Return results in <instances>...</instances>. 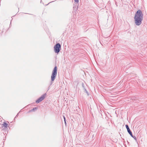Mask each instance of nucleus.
<instances>
[{"label":"nucleus","mask_w":147,"mask_h":147,"mask_svg":"<svg viewBox=\"0 0 147 147\" xmlns=\"http://www.w3.org/2000/svg\"><path fill=\"white\" fill-rule=\"evenodd\" d=\"M143 15L142 11L139 10L136 13L134 17V21L135 24L137 26H139L141 24L143 19Z\"/></svg>","instance_id":"1"},{"label":"nucleus","mask_w":147,"mask_h":147,"mask_svg":"<svg viewBox=\"0 0 147 147\" xmlns=\"http://www.w3.org/2000/svg\"><path fill=\"white\" fill-rule=\"evenodd\" d=\"M57 74V67L55 66L53 71L52 75L51 76V80L53 81L55 79Z\"/></svg>","instance_id":"2"},{"label":"nucleus","mask_w":147,"mask_h":147,"mask_svg":"<svg viewBox=\"0 0 147 147\" xmlns=\"http://www.w3.org/2000/svg\"><path fill=\"white\" fill-rule=\"evenodd\" d=\"M61 48V46L59 43H58L56 44L54 47V50L55 52L58 53L60 51Z\"/></svg>","instance_id":"3"},{"label":"nucleus","mask_w":147,"mask_h":147,"mask_svg":"<svg viewBox=\"0 0 147 147\" xmlns=\"http://www.w3.org/2000/svg\"><path fill=\"white\" fill-rule=\"evenodd\" d=\"M46 95L47 94L46 93H45L44 94L42 95L40 97L36 100V102L37 103H39L44 99Z\"/></svg>","instance_id":"4"},{"label":"nucleus","mask_w":147,"mask_h":147,"mask_svg":"<svg viewBox=\"0 0 147 147\" xmlns=\"http://www.w3.org/2000/svg\"><path fill=\"white\" fill-rule=\"evenodd\" d=\"M8 125V124L6 122H4L3 124L1 125V127L2 128H3L4 127V128H3L4 129L5 128H7Z\"/></svg>","instance_id":"5"},{"label":"nucleus","mask_w":147,"mask_h":147,"mask_svg":"<svg viewBox=\"0 0 147 147\" xmlns=\"http://www.w3.org/2000/svg\"><path fill=\"white\" fill-rule=\"evenodd\" d=\"M125 127L127 130V131L128 133H129V134H131V133L132 132L130 130L128 125H125Z\"/></svg>","instance_id":"6"},{"label":"nucleus","mask_w":147,"mask_h":147,"mask_svg":"<svg viewBox=\"0 0 147 147\" xmlns=\"http://www.w3.org/2000/svg\"><path fill=\"white\" fill-rule=\"evenodd\" d=\"M37 107H35L34 108L32 109H31V110H30V111H29V112H32V111H35L37 110Z\"/></svg>","instance_id":"7"},{"label":"nucleus","mask_w":147,"mask_h":147,"mask_svg":"<svg viewBox=\"0 0 147 147\" xmlns=\"http://www.w3.org/2000/svg\"><path fill=\"white\" fill-rule=\"evenodd\" d=\"M82 86L83 88L84 89L85 91L87 93H88V92L84 86V85L83 83H82Z\"/></svg>","instance_id":"8"},{"label":"nucleus","mask_w":147,"mask_h":147,"mask_svg":"<svg viewBox=\"0 0 147 147\" xmlns=\"http://www.w3.org/2000/svg\"><path fill=\"white\" fill-rule=\"evenodd\" d=\"M131 136L133 138H134L135 139V140H137V139L136 138V137L135 136H133L132 135V133H131V134H130Z\"/></svg>","instance_id":"9"},{"label":"nucleus","mask_w":147,"mask_h":147,"mask_svg":"<svg viewBox=\"0 0 147 147\" xmlns=\"http://www.w3.org/2000/svg\"><path fill=\"white\" fill-rule=\"evenodd\" d=\"M75 1L76 3H78L79 2V0H74Z\"/></svg>","instance_id":"10"},{"label":"nucleus","mask_w":147,"mask_h":147,"mask_svg":"<svg viewBox=\"0 0 147 147\" xmlns=\"http://www.w3.org/2000/svg\"><path fill=\"white\" fill-rule=\"evenodd\" d=\"M63 117H64V121H65V123L66 124V121H65V117L64 116H63Z\"/></svg>","instance_id":"11"},{"label":"nucleus","mask_w":147,"mask_h":147,"mask_svg":"<svg viewBox=\"0 0 147 147\" xmlns=\"http://www.w3.org/2000/svg\"><path fill=\"white\" fill-rule=\"evenodd\" d=\"M18 114L17 115H16V117H15V118L17 116V115H18Z\"/></svg>","instance_id":"12"},{"label":"nucleus","mask_w":147,"mask_h":147,"mask_svg":"<svg viewBox=\"0 0 147 147\" xmlns=\"http://www.w3.org/2000/svg\"><path fill=\"white\" fill-rule=\"evenodd\" d=\"M49 89V87L48 90Z\"/></svg>","instance_id":"13"}]
</instances>
